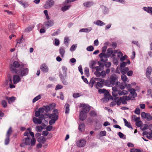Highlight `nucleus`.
Wrapping results in <instances>:
<instances>
[{
    "mask_svg": "<svg viewBox=\"0 0 152 152\" xmlns=\"http://www.w3.org/2000/svg\"><path fill=\"white\" fill-rule=\"evenodd\" d=\"M36 141V139L34 138H31L30 137H24L22 139V143L20 145V146L22 147H24L25 145L34 146L35 145Z\"/></svg>",
    "mask_w": 152,
    "mask_h": 152,
    "instance_id": "nucleus-1",
    "label": "nucleus"
},
{
    "mask_svg": "<svg viewBox=\"0 0 152 152\" xmlns=\"http://www.w3.org/2000/svg\"><path fill=\"white\" fill-rule=\"evenodd\" d=\"M96 83L95 85V87L98 88L99 87L102 88L104 85V80L100 78H95Z\"/></svg>",
    "mask_w": 152,
    "mask_h": 152,
    "instance_id": "nucleus-2",
    "label": "nucleus"
},
{
    "mask_svg": "<svg viewBox=\"0 0 152 152\" xmlns=\"http://www.w3.org/2000/svg\"><path fill=\"white\" fill-rule=\"evenodd\" d=\"M20 64L17 61H15L13 64V65H12L10 67V70L13 73H17L18 72V70L15 68H18L20 66Z\"/></svg>",
    "mask_w": 152,
    "mask_h": 152,
    "instance_id": "nucleus-3",
    "label": "nucleus"
},
{
    "mask_svg": "<svg viewBox=\"0 0 152 152\" xmlns=\"http://www.w3.org/2000/svg\"><path fill=\"white\" fill-rule=\"evenodd\" d=\"M54 3L53 0H48L46 1L43 7L45 9H50L54 5Z\"/></svg>",
    "mask_w": 152,
    "mask_h": 152,
    "instance_id": "nucleus-4",
    "label": "nucleus"
},
{
    "mask_svg": "<svg viewBox=\"0 0 152 152\" xmlns=\"http://www.w3.org/2000/svg\"><path fill=\"white\" fill-rule=\"evenodd\" d=\"M141 116L143 119H146L148 121L152 120V116L149 113L143 112L141 113Z\"/></svg>",
    "mask_w": 152,
    "mask_h": 152,
    "instance_id": "nucleus-5",
    "label": "nucleus"
},
{
    "mask_svg": "<svg viewBox=\"0 0 152 152\" xmlns=\"http://www.w3.org/2000/svg\"><path fill=\"white\" fill-rule=\"evenodd\" d=\"M58 110L57 109H54L53 111V113L49 115V117L50 118L54 119H56L57 118V120L58 119Z\"/></svg>",
    "mask_w": 152,
    "mask_h": 152,
    "instance_id": "nucleus-6",
    "label": "nucleus"
},
{
    "mask_svg": "<svg viewBox=\"0 0 152 152\" xmlns=\"http://www.w3.org/2000/svg\"><path fill=\"white\" fill-rule=\"evenodd\" d=\"M28 69L27 68H25L23 69L22 70H19L17 73L20 75L21 77H23L26 75L28 74Z\"/></svg>",
    "mask_w": 152,
    "mask_h": 152,
    "instance_id": "nucleus-7",
    "label": "nucleus"
},
{
    "mask_svg": "<svg viewBox=\"0 0 152 152\" xmlns=\"http://www.w3.org/2000/svg\"><path fill=\"white\" fill-rule=\"evenodd\" d=\"M80 107H82L81 112L86 113H87L90 109V107L85 104H81Z\"/></svg>",
    "mask_w": 152,
    "mask_h": 152,
    "instance_id": "nucleus-8",
    "label": "nucleus"
},
{
    "mask_svg": "<svg viewBox=\"0 0 152 152\" xmlns=\"http://www.w3.org/2000/svg\"><path fill=\"white\" fill-rule=\"evenodd\" d=\"M54 24V21L52 20H47L44 23V25L45 28H48L53 26Z\"/></svg>",
    "mask_w": 152,
    "mask_h": 152,
    "instance_id": "nucleus-9",
    "label": "nucleus"
},
{
    "mask_svg": "<svg viewBox=\"0 0 152 152\" xmlns=\"http://www.w3.org/2000/svg\"><path fill=\"white\" fill-rule=\"evenodd\" d=\"M118 77L115 74L112 75L110 76V80L112 86H114L116 82L118 81Z\"/></svg>",
    "mask_w": 152,
    "mask_h": 152,
    "instance_id": "nucleus-10",
    "label": "nucleus"
},
{
    "mask_svg": "<svg viewBox=\"0 0 152 152\" xmlns=\"http://www.w3.org/2000/svg\"><path fill=\"white\" fill-rule=\"evenodd\" d=\"M86 143V141L84 139H81L77 142V145L78 147H81L84 146Z\"/></svg>",
    "mask_w": 152,
    "mask_h": 152,
    "instance_id": "nucleus-11",
    "label": "nucleus"
},
{
    "mask_svg": "<svg viewBox=\"0 0 152 152\" xmlns=\"http://www.w3.org/2000/svg\"><path fill=\"white\" fill-rule=\"evenodd\" d=\"M9 80H6L4 82V86H6L8 85V83L9 81V84L10 85V88H13L15 87V86L14 85L12 84V80L10 77L9 78Z\"/></svg>",
    "mask_w": 152,
    "mask_h": 152,
    "instance_id": "nucleus-12",
    "label": "nucleus"
},
{
    "mask_svg": "<svg viewBox=\"0 0 152 152\" xmlns=\"http://www.w3.org/2000/svg\"><path fill=\"white\" fill-rule=\"evenodd\" d=\"M40 69L44 73H47L48 71V68L45 63L41 65Z\"/></svg>",
    "mask_w": 152,
    "mask_h": 152,
    "instance_id": "nucleus-13",
    "label": "nucleus"
},
{
    "mask_svg": "<svg viewBox=\"0 0 152 152\" xmlns=\"http://www.w3.org/2000/svg\"><path fill=\"white\" fill-rule=\"evenodd\" d=\"M99 56L101 61L104 62L107 61V58L108 57L105 53H101L99 54Z\"/></svg>",
    "mask_w": 152,
    "mask_h": 152,
    "instance_id": "nucleus-14",
    "label": "nucleus"
},
{
    "mask_svg": "<svg viewBox=\"0 0 152 152\" xmlns=\"http://www.w3.org/2000/svg\"><path fill=\"white\" fill-rule=\"evenodd\" d=\"M104 99L107 102L109 101L110 99L113 100V97L109 94L108 92H106L104 94Z\"/></svg>",
    "mask_w": 152,
    "mask_h": 152,
    "instance_id": "nucleus-15",
    "label": "nucleus"
},
{
    "mask_svg": "<svg viewBox=\"0 0 152 152\" xmlns=\"http://www.w3.org/2000/svg\"><path fill=\"white\" fill-rule=\"evenodd\" d=\"M131 98L129 96H123L122 97L121 103L124 104H127L126 101L129 100Z\"/></svg>",
    "mask_w": 152,
    "mask_h": 152,
    "instance_id": "nucleus-16",
    "label": "nucleus"
},
{
    "mask_svg": "<svg viewBox=\"0 0 152 152\" xmlns=\"http://www.w3.org/2000/svg\"><path fill=\"white\" fill-rule=\"evenodd\" d=\"M152 71V69L151 67L149 66L146 69V75L148 78H150V75H151Z\"/></svg>",
    "mask_w": 152,
    "mask_h": 152,
    "instance_id": "nucleus-17",
    "label": "nucleus"
},
{
    "mask_svg": "<svg viewBox=\"0 0 152 152\" xmlns=\"http://www.w3.org/2000/svg\"><path fill=\"white\" fill-rule=\"evenodd\" d=\"M86 113L81 111L79 115V118L80 120L83 121L86 119Z\"/></svg>",
    "mask_w": 152,
    "mask_h": 152,
    "instance_id": "nucleus-18",
    "label": "nucleus"
},
{
    "mask_svg": "<svg viewBox=\"0 0 152 152\" xmlns=\"http://www.w3.org/2000/svg\"><path fill=\"white\" fill-rule=\"evenodd\" d=\"M20 79L19 76L18 75H14L13 77V82L14 83L16 84L19 82Z\"/></svg>",
    "mask_w": 152,
    "mask_h": 152,
    "instance_id": "nucleus-19",
    "label": "nucleus"
},
{
    "mask_svg": "<svg viewBox=\"0 0 152 152\" xmlns=\"http://www.w3.org/2000/svg\"><path fill=\"white\" fill-rule=\"evenodd\" d=\"M5 99L8 101V102L9 104H11L14 102L16 100V98L14 96H12L11 97L6 96Z\"/></svg>",
    "mask_w": 152,
    "mask_h": 152,
    "instance_id": "nucleus-20",
    "label": "nucleus"
},
{
    "mask_svg": "<svg viewBox=\"0 0 152 152\" xmlns=\"http://www.w3.org/2000/svg\"><path fill=\"white\" fill-rule=\"evenodd\" d=\"M33 121L35 124L37 125L41 124L42 123V121L41 119L35 117L33 118Z\"/></svg>",
    "mask_w": 152,
    "mask_h": 152,
    "instance_id": "nucleus-21",
    "label": "nucleus"
},
{
    "mask_svg": "<svg viewBox=\"0 0 152 152\" xmlns=\"http://www.w3.org/2000/svg\"><path fill=\"white\" fill-rule=\"evenodd\" d=\"M59 77L62 82L63 84L65 85H67L68 84L67 82L65 80V77H64L62 73H60L59 74Z\"/></svg>",
    "mask_w": 152,
    "mask_h": 152,
    "instance_id": "nucleus-22",
    "label": "nucleus"
},
{
    "mask_svg": "<svg viewBox=\"0 0 152 152\" xmlns=\"http://www.w3.org/2000/svg\"><path fill=\"white\" fill-rule=\"evenodd\" d=\"M46 140L47 138H46L43 136H41L38 139L37 141L39 142L44 144L46 141Z\"/></svg>",
    "mask_w": 152,
    "mask_h": 152,
    "instance_id": "nucleus-23",
    "label": "nucleus"
},
{
    "mask_svg": "<svg viewBox=\"0 0 152 152\" xmlns=\"http://www.w3.org/2000/svg\"><path fill=\"white\" fill-rule=\"evenodd\" d=\"M114 100H115L116 102V104L118 105H120L121 102L122 97H115L113 99Z\"/></svg>",
    "mask_w": 152,
    "mask_h": 152,
    "instance_id": "nucleus-24",
    "label": "nucleus"
},
{
    "mask_svg": "<svg viewBox=\"0 0 152 152\" xmlns=\"http://www.w3.org/2000/svg\"><path fill=\"white\" fill-rule=\"evenodd\" d=\"M59 53L61 55L62 57L64 56V55L65 53V48L63 47H61L59 50Z\"/></svg>",
    "mask_w": 152,
    "mask_h": 152,
    "instance_id": "nucleus-25",
    "label": "nucleus"
},
{
    "mask_svg": "<svg viewBox=\"0 0 152 152\" xmlns=\"http://www.w3.org/2000/svg\"><path fill=\"white\" fill-rule=\"evenodd\" d=\"M96 83V80L95 78H92L90 80L89 84V86L91 88L93 87L94 83Z\"/></svg>",
    "mask_w": 152,
    "mask_h": 152,
    "instance_id": "nucleus-26",
    "label": "nucleus"
},
{
    "mask_svg": "<svg viewBox=\"0 0 152 152\" xmlns=\"http://www.w3.org/2000/svg\"><path fill=\"white\" fill-rule=\"evenodd\" d=\"M129 69L127 67L121 68L120 69V71L122 74H125L129 71Z\"/></svg>",
    "mask_w": 152,
    "mask_h": 152,
    "instance_id": "nucleus-27",
    "label": "nucleus"
},
{
    "mask_svg": "<svg viewBox=\"0 0 152 152\" xmlns=\"http://www.w3.org/2000/svg\"><path fill=\"white\" fill-rule=\"evenodd\" d=\"M96 64V62L94 60H92L89 63L90 67L93 69H95V66Z\"/></svg>",
    "mask_w": 152,
    "mask_h": 152,
    "instance_id": "nucleus-28",
    "label": "nucleus"
},
{
    "mask_svg": "<svg viewBox=\"0 0 152 152\" xmlns=\"http://www.w3.org/2000/svg\"><path fill=\"white\" fill-rule=\"evenodd\" d=\"M118 93L120 96L125 95L127 94L128 92L126 90H123L121 91V90H119L118 91Z\"/></svg>",
    "mask_w": 152,
    "mask_h": 152,
    "instance_id": "nucleus-29",
    "label": "nucleus"
},
{
    "mask_svg": "<svg viewBox=\"0 0 152 152\" xmlns=\"http://www.w3.org/2000/svg\"><path fill=\"white\" fill-rule=\"evenodd\" d=\"M93 4L94 3L93 2L86 1L84 3L83 5L85 7H91Z\"/></svg>",
    "mask_w": 152,
    "mask_h": 152,
    "instance_id": "nucleus-30",
    "label": "nucleus"
},
{
    "mask_svg": "<svg viewBox=\"0 0 152 152\" xmlns=\"http://www.w3.org/2000/svg\"><path fill=\"white\" fill-rule=\"evenodd\" d=\"M123 120L124 121L125 125V126H126L129 128H130L132 129H133V128L131 125L130 123L125 118H124Z\"/></svg>",
    "mask_w": 152,
    "mask_h": 152,
    "instance_id": "nucleus-31",
    "label": "nucleus"
},
{
    "mask_svg": "<svg viewBox=\"0 0 152 152\" xmlns=\"http://www.w3.org/2000/svg\"><path fill=\"white\" fill-rule=\"evenodd\" d=\"M64 109L65 110V113L68 114L69 111V106L68 104L66 103L64 106Z\"/></svg>",
    "mask_w": 152,
    "mask_h": 152,
    "instance_id": "nucleus-32",
    "label": "nucleus"
},
{
    "mask_svg": "<svg viewBox=\"0 0 152 152\" xmlns=\"http://www.w3.org/2000/svg\"><path fill=\"white\" fill-rule=\"evenodd\" d=\"M143 10L148 12L151 13L152 15V7H149L147 8L144 7H143Z\"/></svg>",
    "mask_w": 152,
    "mask_h": 152,
    "instance_id": "nucleus-33",
    "label": "nucleus"
},
{
    "mask_svg": "<svg viewBox=\"0 0 152 152\" xmlns=\"http://www.w3.org/2000/svg\"><path fill=\"white\" fill-rule=\"evenodd\" d=\"M15 24L13 23H10V24L9 25L8 27L10 31H11L12 32H13V30L15 28Z\"/></svg>",
    "mask_w": 152,
    "mask_h": 152,
    "instance_id": "nucleus-34",
    "label": "nucleus"
},
{
    "mask_svg": "<svg viewBox=\"0 0 152 152\" xmlns=\"http://www.w3.org/2000/svg\"><path fill=\"white\" fill-rule=\"evenodd\" d=\"M92 29L91 28H86L81 29L79 31L80 32H89Z\"/></svg>",
    "mask_w": 152,
    "mask_h": 152,
    "instance_id": "nucleus-35",
    "label": "nucleus"
},
{
    "mask_svg": "<svg viewBox=\"0 0 152 152\" xmlns=\"http://www.w3.org/2000/svg\"><path fill=\"white\" fill-rule=\"evenodd\" d=\"M113 51L111 48H108L107 51L106 55L108 57H109L112 54Z\"/></svg>",
    "mask_w": 152,
    "mask_h": 152,
    "instance_id": "nucleus-36",
    "label": "nucleus"
},
{
    "mask_svg": "<svg viewBox=\"0 0 152 152\" xmlns=\"http://www.w3.org/2000/svg\"><path fill=\"white\" fill-rule=\"evenodd\" d=\"M62 70L63 72V75L65 77H66L67 76V68L65 66H63L62 67Z\"/></svg>",
    "mask_w": 152,
    "mask_h": 152,
    "instance_id": "nucleus-37",
    "label": "nucleus"
},
{
    "mask_svg": "<svg viewBox=\"0 0 152 152\" xmlns=\"http://www.w3.org/2000/svg\"><path fill=\"white\" fill-rule=\"evenodd\" d=\"M94 23L98 26H102L105 25V23L100 20H97L95 22H94Z\"/></svg>",
    "mask_w": 152,
    "mask_h": 152,
    "instance_id": "nucleus-38",
    "label": "nucleus"
},
{
    "mask_svg": "<svg viewBox=\"0 0 152 152\" xmlns=\"http://www.w3.org/2000/svg\"><path fill=\"white\" fill-rule=\"evenodd\" d=\"M104 84L105 85L108 86H113L112 85L110 81V80H104Z\"/></svg>",
    "mask_w": 152,
    "mask_h": 152,
    "instance_id": "nucleus-39",
    "label": "nucleus"
},
{
    "mask_svg": "<svg viewBox=\"0 0 152 152\" xmlns=\"http://www.w3.org/2000/svg\"><path fill=\"white\" fill-rule=\"evenodd\" d=\"M34 25H32L27 27L25 29L26 32L30 31L32 30L34 28Z\"/></svg>",
    "mask_w": 152,
    "mask_h": 152,
    "instance_id": "nucleus-40",
    "label": "nucleus"
},
{
    "mask_svg": "<svg viewBox=\"0 0 152 152\" xmlns=\"http://www.w3.org/2000/svg\"><path fill=\"white\" fill-rule=\"evenodd\" d=\"M85 124H81L79 125V130L80 132H82L84 130Z\"/></svg>",
    "mask_w": 152,
    "mask_h": 152,
    "instance_id": "nucleus-41",
    "label": "nucleus"
},
{
    "mask_svg": "<svg viewBox=\"0 0 152 152\" xmlns=\"http://www.w3.org/2000/svg\"><path fill=\"white\" fill-rule=\"evenodd\" d=\"M43 129V128L41 126L37 125L35 128L37 132H41Z\"/></svg>",
    "mask_w": 152,
    "mask_h": 152,
    "instance_id": "nucleus-42",
    "label": "nucleus"
},
{
    "mask_svg": "<svg viewBox=\"0 0 152 152\" xmlns=\"http://www.w3.org/2000/svg\"><path fill=\"white\" fill-rule=\"evenodd\" d=\"M12 128L11 127H10L9 128L8 130V131L7 132V133L6 134V137H10V135H11V134L12 133Z\"/></svg>",
    "mask_w": 152,
    "mask_h": 152,
    "instance_id": "nucleus-43",
    "label": "nucleus"
},
{
    "mask_svg": "<svg viewBox=\"0 0 152 152\" xmlns=\"http://www.w3.org/2000/svg\"><path fill=\"white\" fill-rule=\"evenodd\" d=\"M43 108L44 111H45L47 113H48L50 110V106L49 105L43 106Z\"/></svg>",
    "mask_w": 152,
    "mask_h": 152,
    "instance_id": "nucleus-44",
    "label": "nucleus"
},
{
    "mask_svg": "<svg viewBox=\"0 0 152 152\" xmlns=\"http://www.w3.org/2000/svg\"><path fill=\"white\" fill-rule=\"evenodd\" d=\"M121 79L124 82H125L128 80L126 76L124 74H122L121 76Z\"/></svg>",
    "mask_w": 152,
    "mask_h": 152,
    "instance_id": "nucleus-45",
    "label": "nucleus"
},
{
    "mask_svg": "<svg viewBox=\"0 0 152 152\" xmlns=\"http://www.w3.org/2000/svg\"><path fill=\"white\" fill-rule=\"evenodd\" d=\"M126 86V83L125 82H122L120 83V88L121 89H124Z\"/></svg>",
    "mask_w": 152,
    "mask_h": 152,
    "instance_id": "nucleus-46",
    "label": "nucleus"
},
{
    "mask_svg": "<svg viewBox=\"0 0 152 152\" xmlns=\"http://www.w3.org/2000/svg\"><path fill=\"white\" fill-rule=\"evenodd\" d=\"M89 114L91 117H96L97 115V114L96 112L94 110L90 111L89 113Z\"/></svg>",
    "mask_w": 152,
    "mask_h": 152,
    "instance_id": "nucleus-47",
    "label": "nucleus"
},
{
    "mask_svg": "<svg viewBox=\"0 0 152 152\" xmlns=\"http://www.w3.org/2000/svg\"><path fill=\"white\" fill-rule=\"evenodd\" d=\"M71 6V5H69V6H65L64 7H62L61 8V10L63 12L67 10H68L69 8Z\"/></svg>",
    "mask_w": 152,
    "mask_h": 152,
    "instance_id": "nucleus-48",
    "label": "nucleus"
},
{
    "mask_svg": "<svg viewBox=\"0 0 152 152\" xmlns=\"http://www.w3.org/2000/svg\"><path fill=\"white\" fill-rule=\"evenodd\" d=\"M100 94H104L106 92L108 91L104 89H99L98 90Z\"/></svg>",
    "mask_w": 152,
    "mask_h": 152,
    "instance_id": "nucleus-49",
    "label": "nucleus"
},
{
    "mask_svg": "<svg viewBox=\"0 0 152 152\" xmlns=\"http://www.w3.org/2000/svg\"><path fill=\"white\" fill-rule=\"evenodd\" d=\"M41 96L40 95H39L35 97L33 100L32 102L33 103H34L36 101L40 99Z\"/></svg>",
    "mask_w": 152,
    "mask_h": 152,
    "instance_id": "nucleus-50",
    "label": "nucleus"
},
{
    "mask_svg": "<svg viewBox=\"0 0 152 152\" xmlns=\"http://www.w3.org/2000/svg\"><path fill=\"white\" fill-rule=\"evenodd\" d=\"M69 38L67 37H65L64 39V43L66 46H68V42H69Z\"/></svg>",
    "mask_w": 152,
    "mask_h": 152,
    "instance_id": "nucleus-51",
    "label": "nucleus"
},
{
    "mask_svg": "<svg viewBox=\"0 0 152 152\" xmlns=\"http://www.w3.org/2000/svg\"><path fill=\"white\" fill-rule=\"evenodd\" d=\"M130 92V93L132 94L134 96L135 95H136L137 94L135 93V90L134 88H131L129 89V91Z\"/></svg>",
    "mask_w": 152,
    "mask_h": 152,
    "instance_id": "nucleus-52",
    "label": "nucleus"
},
{
    "mask_svg": "<svg viewBox=\"0 0 152 152\" xmlns=\"http://www.w3.org/2000/svg\"><path fill=\"white\" fill-rule=\"evenodd\" d=\"M85 73L86 76L88 77L89 75V69L87 67H86L85 68Z\"/></svg>",
    "mask_w": 152,
    "mask_h": 152,
    "instance_id": "nucleus-53",
    "label": "nucleus"
},
{
    "mask_svg": "<svg viewBox=\"0 0 152 152\" xmlns=\"http://www.w3.org/2000/svg\"><path fill=\"white\" fill-rule=\"evenodd\" d=\"M56 121H57V118L56 119H55L53 118H51V119L49 121V124L50 125H53Z\"/></svg>",
    "mask_w": 152,
    "mask_h": 152,
    "instance_id": "nucleus-54",
    "label": "nucleus"
},
{
    "mask_svg": "<svg viewBox=\"0 0 152 152\" xmlns=\"http://www.w3.org/2000/svg\"><path fill=\"white\" fill-rule=\"evenodd\" d=\"M10 141V137H6L5 140V145H7L9 143Z\"/></svg>",
    "mask_w": 152,
    "mask_h": 152,
    "instance_id": "nucleus-55",
    "label": "nucleus"
},
{
    "mask_svg": "<svg viewBox=\"0 0 152 152\" xmlns=\"http://www.w3.org/2000/svg\"><path fill=\"white\" fill-rule=\"evenodd\" d=\"M142 124V122L140 121L136 122V125L138 127L141 126Z\"/></svg>",
    "mask_w": 152,
    "mask_h": 152,
    "instance_id": "nucleus-56",
    "label": "nucleus"
},
{
    "mask_svg": "<svg viewBox=\"0 0 152 152\" xmlns=\"http://www.w3.org/2000/svg\"><path fill=\"white\" fill-rule=\"evenodd\" d=\"M86 49L88 51H92L94 50V48L92 46H89Z\"/></svg>",
    "mask_w": 152,
    "mask_h": 152,
    "instance_id": "nucleus-57",
    "label": "nucleus"
},
{
    "mask_svg": "<svg viewBox=\"0 0 152 152\" xmlns=\"http://www.w3.org/2000/svg\"><path fill=\"white\" fill-rule=\"evenodd\" d=\"M100 77H102V78L105 77L106 75L105 72L104 71H102L100 72Z\"/></svg>",
    "mask_w": 152,
    "mask_h": 152,
    "instance_id": "nucleus-58",
    "label": "nucleus"
},
{
    "mask_svg": "<svg viewBox=\"0 0 152 152\" xmlns=\"http://www.w3.org/2000/svg\"><path fill=\"white\" fill-rule=\"evenodd\" d=\"M106 132L105 131H101L99 133L100 136L101 137L106 136Z\"/></svg>",
    "mask_w": 152,
    "mask_h": 152,
    "instance_id": "nucleus-59",
    "label": "nucleus"
},
{
    "mask_svg": "<svg viewBox=\"0 0 152 152\" xmlns=\"http://www.w3.org/2000/svg\"><path fill=\"white\" fill-rule=\"evenodd\" d=\"M24 39L23 38V36H22V37L20 39L18 40L17 41V44L18 43H20L22 42H24Z\"/></svg>",
    "mask_w": 152,
    "mask_h": 152,
    "instance_id": "nucleus-60",
    "label": "nucleus"
},
{
    "mask_svg": "<svg viewBox=\"0 0 152 152\" xmlns=\"http://www.w3.org/2000/svg\"><path fill=\"white\" fill-rule=\"evenodd\" d=\"M134 113L137 115L140 114V109L138 108H137L134 111Z\"/></svg>",
    "mask_w": 152,
    "mask_h": 152,
    "instance_id": "nucleus-61",
    "label": "nucleus"
},
{
    "mask_svg": "<svg viewBox=\"0 0 152 152\" xmlns=\"http://www.w3.org/2000/svg\"><path fill=\"white\" fill-rule=\"evenodd\" d=\"M126 62L123 61L122 62L121 64H120V67L121 68H123L125 67V66H126Z\"/></svg>",
    "mask_w": 152,
    "mask_h": 152,
    "instance_id": "nucleus-62",
    "label": "nucleus"
},
{
    "mask_svg": "<svg viewBox=\"0 0 152 152\" xmlns=\"http://www.w3.org/2000/svg\"><path fill=\"white\" fill-rule=\"evenodd\" d=\"M107 48V47L106 46L103 47L102 48V53H105Z\"/></svg>",
    "mask_w": 152,
    "mask_h": 152,
    "instance_id": "nucleus-63",
    "label": "nucleus"
},
{
    "mask_svg": "<svg viewBox=\"0 0 152 152\" xmlns=\"http://www.w3.org/2000/svg\"><path fill=\"white\" fill-rule=\"evenodd\" d=\"M133 73V71H132V70H130V71H128L127 72V75L128 76H132V75Z\"/></svg>",
    "mask_w": 152,
    "mask_h": 152,
    "instance_id": "nucleus-64",
    "label": "nucleus"
}]
</instances>
